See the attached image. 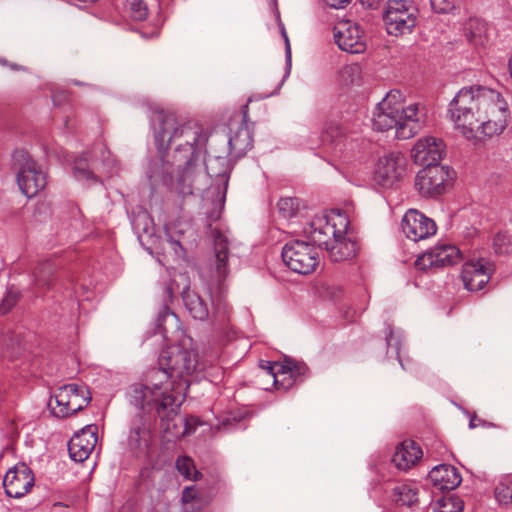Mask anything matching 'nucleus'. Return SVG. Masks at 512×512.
I'll return each instance as SVG.
<instances>
[{
    "label": "nucleus",
    "instance_id": "obj_4",
    "mask_svg": "<svg viewBox=\"0 0 512 512\" xmlns=\"http://www.w3.org/2000/svg\"><path fill=\"white\" fill-rule=\"evenodd\" d=\"M211 236L213 238V254L210 257L209 265L219 281L218 289L220 295H222L224 286L221 281L229 274V244L226 236L218 229L212 230ZM211 300L214 307L212 313L213 324L215 327L224 328L229 322L228 305L222 300L221 296L215 298L212 295Z\"/></svg>",
    "mask_w": 512,
    "mask_h": 512
},
{
    "label": "nucleus",
    "instance_id": "obj_39",
    "mask_svg": "<svg viewBox=\"0 0 512 512\" xmlns=\"http://www.w3.org/2000/svg\"><path fill=\"white\" fill-rule=\"evenodd\" d=\"M130 17L135 21H143L148 16V8L143 0H127Z\"/></svg>",
    "mask_w": 512,
    "mask_h": 512
},
{
    "label": "nucleus",
    "instance_id": "obj_17",
    "mask_svg": "<svg viewBox=\"0 0 512 512\" xmlns=\"http://www.w3.org/2000/svg\"><path fill=\"white\" fill-rule=\"evenodd\" d=\"M334 40L341 50L351 54H359L366 49L362 30L351 21L340 22L334 27Z\"/></svg>",
    "mask_w": 512,
    "mask_h": 512
},
{
    "label": "nucleus",
    "instance_id": "obj_56",
    "mask_svg": "<svg viewBox=\"0 0 512 512\" xmlns=\"http://www.w3.org/2000/svg\"><path fill=\"white\" fill-rule=\"evenodd\" d=\"M386 340H387V345L389 346V345H390V343H391V339H390V338H387Z\"/></svg>",
    "mask_w": 512,
    "mask_h": 512
},
{
    "label": "nucleus",
    "instance_id": "obj_25",
    "mask_svg": "<svg viewBox=\"0 0 512 512\" xmlns=\"http://www.w3.org/2000/svg\"><path fill=\"white\" fill-rule=\"evenodd\" d=\"M344 234V231L338 230V234L332 238L331 245L327 248L329 257L334 262L348 260L356 255V243L346 239Z\"/></svg>",
    "mask_w": 512,
    "mask_h": 512
},
{
    "label": "nucleus",
    "instance_id": "obj_46",
    "mask_svg": "<svg viewBox=\"0 0 512 512\" xmlns=\"http://www.w3.org/2000/svg\"><path fill=\"white\" fill-rule=\"evenodd\" d=\"M274 385L278 390H288L291 388L295 383L294 379L289 377V374H281L280 377L273 379Z\"/></svg>",
    "mask_w": 512,
    "mask_h": 512
},
{
    "label": "nucleus",
    "instance_id": "obj_2",
    "mask_svg": "<svg viewBox=\"0 0 512 512\" xmlns=\"http://www.w3.org/2000/svg\"><path fill=\"white\" fill-rule=\"evenodd\" d=\"M155 144L159 152H165L174 145L173 165L179 173V183H187L186 193H192V178L205 147L208 136L196 124H181L174 113L156 111L151 119Z\"/></svg>",
    "mask_w": 512,
    "mask_h": 512
},
{
    "label": "nucleus",
    "instance_id": "obj_57",
    "mask_svg": "<svg viewBox=\"0 0 512 512\" xmlns=\"http://www.w3.org/2000/svg\"><path fill=\"white\" fill-rule=\"evenodd\" d=\"M272 1H273V3H275L276 0H272Z\"/></svg>",
    "mask_w": 512,
    "mask_h": 512
},
{
    "label": "nucleus",
    "instance_id": "obj_38",
    "mask_svg": "<svg viewBox=\"0 0 512 512\" xmlns=\"http://www.w3.org/2000/svg\"><path fill=\"white\" fill-rule=\"evenodd\" d=\"M493 248L499 255L512 253V235L507 232L497 233L493 239Z\"/></svg>",
    "mask_w": 512,
    "mask_h": 512
},
{
    "label": "nucleus",
    "instance_id": "obj_8",
    "mask_svg": "<svg viewBox=\"0 0 512 512\" xmlns=\"http://www.w3.org/2000/svg\"><path fill=\"white\" fill-rule=\"evenodd\" d=\"M483 112L481 115H477L476 124L472 126L471 136L468 134L462 135L467 140L480 139L481 136L492 137L500 134L505 129L509 117V109L501 94L498 96L497 101H493V105Z\"/></svg>",
    "mask_w": 512,
    "mask_h": 512
},
{
    "label": "nucleus",
    "instance_id": "obj_49",
    "mask_svg": "<svg viewBox=\"0 0 512 512\" xmlns=\"http://www.w3.org/2000/svg\"><path fill=\"white\" fill-rule=\"evenodd\" d=\"M196 498L195 489L193 486L185 487L182 492V501L185 503L191 502Z\"/></svg>",
    "mask_w": 512,
    "mask_h": 512
},
{
    "label": "nucleus",
    "instance_id": "obj_36",
    "mask_svg": "<svg viewBox=\"0 0 512 512\" xmlns=\"http://www.w3.org/2000/svg\"><path fill=\"white\" fill-rule=\"evenodd\" d=\"M495 498L502 505L512 504V479L501 480L495 488Z\"/></svg>",
    "mask_w": 512,
    "mask_h": 512
},
{
    "label": "nucleus",
    "instance_id": "obj_3",
    "mask_svg": "<svg viewBox=\"0 0 512 512\" xmlns=\"http://www.w3.org/2000/svg\"><path fill=\"white\" fill-rule=\"evenodd\" d=\"M500 93L496 90L474 85L460 89L448 105V116L454 129L461 135H470L476 124L477 115L487 111L497 101Z\"/></svg>",
    "mask_w": 512,
    "mask_h": 512
},
{
    "label": "nucleus",
    "instance_id": "obj_34",
    "mask_svg": "<svg viewBox=\"0 0 512 512\" xmlns=\"http://www.w3.org/2000/svg\"><path fill=\"white\" fill-rule=\"evenodd\" d=\"M464 502L457 496L442 497L437 501L434 512H462Z\"/></svg>",
    "mask_w": 512,
    "mask_h": 512
},
{
    "label": "nucleus",
    "instance_id": "obj_22",
    "mask_svg": "<svg viewBox=\"0 0 512 512\" xmlns=\"http://www.w3.org/2000/svg\"><path fill=\"white\" fill-rule=\"evenodd\" d=\"M225 140L228 145L226 152L233 159L244 156L253 146L252 134L245 120L235 131L231 129Z\"/></svg>",
    "mask_w": 512,
    "mask_h": 512
},
{
    "label": "nucleus",
    "instance_id": "obj_16",
    "mask_svg": "<svg viewBox=\"0 0 512 512\" xmlns=\"http://www.w3.org/2000/svg\"><path fill=\"white\" fill-rule=\"evenodd\" d=\"M33 485V472L25 463H19L9 469L3 480L5 493L12 498L23 497L31 490Z\"/></svg>",
    "mask_w": 512,
    "mask_h": 512
},
{
    "label": "nucleus",
    "instance_id": "obj_11",
    "mask_svg": "<svg viewBox=\"0 0 512 512\" xmlns=\"http://www.w3.org/2000/svg\"><path fill=\"white\" fill-rule=\"evenodd\" d=\"M417 9L404 0H389L383 14L388 34L399 36L411 33L417 24Z\"/></svg>",
    "mask_w": 512,
    "mask_h": 512
},
{
    "label": "nucleus",
    "instance_id": "obj_21",
    "mask_svg": "<svg viewBox=\"0 0 512 512\" xmlns=\"http://www.w3.org/2000/svg\"><path fill=\"white\" fill-rule=\"evenodd\" d=\"M304 231L308 239L307 242H310L316 248L326 250L331 245L332 238H335L338 234L335 224H331L326 218L314 219Z\"/></svg>",
    "mask_w": 512,
    "mask_h": 512
},
{
    "label": "nucleus",
    "instance_id": "obj_45",
    "mask_svg": "<svg viewBox=\"0 0 512 512\" xmlns=\"http://www.w3.org/2000/svg\"><path fill=\"white\" fill-rule=\"evenodd\" d=\"M260 367L265 370L273 379L283 374V362L261 361Z\"/></svg>",
    "mask_w": 512,
    "mask_h": 512
},
{
    "label": "nucleus",
    "instance_id": "obj_9",
    "mask_svg": "<svg viewBox=\"0 0 512 512\" xmlns=\"http://www.w3.org/2000/svg\"><path fill=\"white\" fill-rule=\"evenodd\" d=\"M483 112L481 115H477L476 124L472 126L471 136L468 134L462 135L467 140L480 139L481 136L492 137L500 134L505 129L509 117V109L501 94L498 96L497 101H493V105Z\"/></svg>",
    "mask_w": 512,
    "mask_h": 512
},
{
    "label": "nucleus",
    "instance_id": "obj_41",
    "mask_svg": "<svg viewBox=\"0 0 512 512\" xmlns=\"http://www.w3.org/2000/svg\"><path fill=\"white\" fill-rule=\"evenodd\" d=\"M281 35L285 42V74L283 76L282 82H284L290 75L291 67H292V52H291V45L289 41V37L287 35V32L285 30L284 24L279 23Z\"/></svg>",
    "mask_w": 512,
    "mask_h": 512
},
{
    "label": "nucleus",
    "instance_id": "obj_44",
    "mask_svg": "<svg viewBox=\"0 0 512 512\" xmlns=\"http://www.w3.org/2000/svg\"><path fill=\"white\" fill-rule=\"evenodd\" d=\"M431 8L436 13H449L455 8L456 0H430Z\"/></svg>",
    "mask_w": 512,
    "mask_h": 512
},
{
    "label": "nucleus",
    "instance_id": "obj_10",
    "mask_svg": "<svg viewBox=\"0 0 512 512\" xmlns=\"http://www.w3.org/2000/svg\"><path fill=\"white\" fill-rule=\"evenodd\" d=\"M281 256L293 272L307 275L315 270L319 255L318 248L310 242L295 239L284 245Z\"/></svg>",
    "mask_w": 512,
    "mask_h": 512
},
{
    "label": "nucleus",
    "instance_id": "obj_47",
    "mask_svg": "<svg viewBox=\"0 0 512 512\" xmlns=\"http://www.w3.org/2000/svg\"><path fill=\"white\" fill-rule=\"evenodd\" d=\"M183 423H184V430L182 432V435H190L192 434L196 427L200 424V421L197 417H194V416H190V417H186L184 420H183Z\"/></svg>",
    "mask_w": 512,
    "mask_h": 512
},
{
    "label": "nucleus",
    "instance_id": "obj_23",
    "mask_svg": "<svg viewBox=\"0 0 512 512\" xmlns=\"http://www.w3.org/2000/svg\"><path fill=\"white\" fill-rule=\"evenodd\" d=\"M428 480L437 489L441 491H449L455 489L461 484L462 477L457 468H455L454 466L449 464H441L435 466L429 472Z\"/></svg>",
    "mask_w": 512,
    "mask_h": 512
},
{
    "label": "nucleus",
    "instance_id": "obj_6",
    "mask_svg": "<svg viewBox=\"0 0 512 512\" xmlns=\"http://www.w3.org/2000/svg\"><path fill=\"white\" fill-rule=\"evenodd\" d=\"M12 158L14 168L17 170L16 179L19 189L25 196L32 198L46 186V174L23 149L15 150Z\"/></svg>",
    "mask_w": 512,
    "mask_h": 512
},
{
    "label": "nucleus",
    "instance_id": "obj_50",
    "mask_svg": "<svg viewBox=\"0 0 512 512\" xmlns=\"http://www.w3.org/2000/svg\"><path fill=\"white\" fill-rule=\"evenodd\" d=\"M327 6L334 9L344 8L351 0H322Z\"/></svg>",
    "mask_w": 512,
    "mask_h": 512
},
{
    "label": "nucleus",
    "instance_id": "obj_55",
    "mask_svg": "<svg viewBox=\"0 0 512 512\" xmlns=\"http://www.w3.org/2000/svg\"><path fill=\"white\" fill-rule=\"evenodd\" d=\"M218 218H219V212H217V214L214 216V220H216Z\"/></svg>",
    "mask_w": 512,
    "mask_h": 512
},
{
    "label": "nucleus",
    "instance_id": "obj_5",
    "mask_svg": "<svg viewBox=\"0 0 512 512\" xmlns=\"http://www.w3.org/2000/svg\"><path fill=\"white\" fill-rule=\"evenodd\" d=\"M417 114V104H411L402 111L397 107H385L378 103L373 113V127L382 132L394 128L398 139H409L420 129Z\"/></svg>",
    "mask_w": 512,
    "mask_h": 512
},
{
    "label": "nucleus",
    "instance_id": "obj_37",
    "mask_svg": "<svg viewBox=\"0 0 512 512\" xmlns=\"http://www.w3.org/2000/svg\"><path fill=\"white\" fill-rule=\"evenodd\" d=\"M308 371V367L304 363L295 362L292 359H285L283 361V372L289 374V377L294 379V383L301 381V377Z\"/></svg>",
    "mask_w": 512,
    "mask_h": 512
},
{
    "label": "nucleus",
    "instance_id": "obj_33",
    "mask_svg": "<svg viewBox=\"0 0 512 512\" xmlns=\"http://www.w3.org/2000/svg\"><path fill=\"white\" fill-rule=\"evenodd\" d=\"M176 468L186 480L197 481L201 477V473L195 468L194 461L188 456L178 457Z\"/></svg>",
    "mask_w": 512,
    "mask_h": 512
},
{
    "label": "nucleus",
    "instance_id": "obj_43",
    "mask_svg": "<svg viewBox=\"0 0 512 512\" xmlns=\"http://www.w3.org/2000/svg\"><path fill=\"white\" fill-rule=\"evenodd\" d=\"M18 298H19L18 291L13 290L12 288L9 289L0 304V313H2V314L8 313L12 309V307L17 303Z\"/></svg>",
    "mask_w": 512,
    "mask_h": 512
},
{
    "label": "nucleus",
    "instance_id": "obj_52",
    "mask_svg": "<svg viewBox=\"0 0 512 512\" xmlns=\"http://www.w3.org/2000/svg\"><path fill=\"white\" fill-rule=\"evenodd\" d=\"M479 425L485 426L486 422L484 420L480 419V418H477L476 416L471 417V419L469 421V428L470 429H474V428H476ZM487 426H492V424L489 423V424H487Z\"/></svg>",
    "mask_w": 512,
    "mask_h": 512
},
{
    "label": "nucleus",
    "instance_id": "obj_27",
    "mask_svg": "<svg viewBox=\"0 0 512 512\" xmlns=\"http://www.w3.org/2000/svg\"><path fill=\"white\" fill-rule=\"evenodd\" d=\"M231 159L232 158H230V155H228L227 152L219 154H212L209 152L204 161L207 174L211 178L220 177L223 180L227 181L229 173L231 171Z\"/></svg>",
    "mask_w": 512,
    "mask_h": 512
},
{
    "label": "nucleus",
    "instance_id": "obj_1",
    "mask_svg": "<svg viewBox=\"0 0 512 512\" xmlns=\"http://www.w3.org/2000/svg\"><path fill=\"white\" fill-rule=\"evenodd\" d=\"M204 369L205 364L193 347L192 338L185 337L178 345L161 353L159 367L152 368L129 387L130 403L144 413L155 412L164 431L169 433L176 427L173 421L191 379Z\"/></svg>",
    "mask_w": 512,
    "mask_h": 512
},
{
    "label": "nucleus",
    "instance_id": "obj_54",
    "mask_svg": "<svg viewBox=\"0 0 512 512\" xmlns=\"http://www.w3.org/2000/svg\"><path fill=\"white\" fill-rule=\"evenodd\" d=\"M140 218H143L144 220H148L149 219V217L146 214L140 216Z\"/></svg>",
    "mask_w": 512,
    "mask_h": 512
},
{
    "label": "nucleus",
    "instance_id": "obj_35",
    "mask_svg": "<svg viewBox=\"0 0 512 512\" xmlns=\"http://www.w3.org/2000/svg\"><path fill=\"white\" fill-rule=\"evenodd\" d=\"M74 175L78 180H97V177L90 170L87 154L75 159Z\"/></svg>",
    "mask_w": 512,
    "mask_h": 512
},
{
    "label": "nucleus",
    "instance_id": "obj_29",
    "mask_svg": "<svg viewBox=\"0 0 512 512\" xmlns=\"http://www.w3.org/2000/svg\"><path fill=\"white\" fill-rule=\"evenodd\" d=\"M346 138L342 127L334 122L326 125L323 135L322 144L324 146H330L332 152L338 156L346 146Z\"/></svg>",
    "mask_w": 512,
    "mask_h": 512
},
{
    "label": "nucleus",
    "instance_id": "obj_19",
    "mask_svg": "<svg viewBox=\"0 0 512 512\" xmlns=\"http://www.w3.org/2000/svg\"><path fill=\"white\" fill-rule=\"evenodd\" d=\"M493 270V264L485 259L466 262L461 273L465 288L472 292L483 289L488 283Z\"/></svg>",
    "mask_w": 512,
    "mask_h": 512
},
{
    "label": "nucleus",
    "instance_id": "obj_28",
    "mask_svg": "<svg viewBox=\"0 0 512 512\" xmlns=\"http://www.w3.org/2000/svg\"><path fill=\"white\" fill-rule=\"evenodd\" d=\"M182 299L188 313L196 320L204 321L209 317L207 303L195 291L186 288L182 292Z\"/></svg>",
    "mask_w": 512,
    "mask_h": 512
},
{
    "label": "nucleus",
    "instance_id": "obj_14",
    "mask_svg": "<svg viewBox=\"0 0 512 512\" xmlns=\"http://www.w3.org/2000/svg\"><path fill=\"white\" fill-rule=\"evenodd\" d=\"M401 228L405 236L414 242L427 239L437 231L434 220L416 209H410L404 214Z\"/></svg>",
    "mask_w": 512,
    "mask_h": 512
},
{
    "label": "nucleus",
    "instance_id": "obj_31",
    "mask_svg": "<svg viewBox=\"0 0 512 512\" xmlns=\"http://www.w3.org/2000/svg\"><path fill=\"white\" fill-rule=\"evenodd\" d=\"M150 439V424L144 416L136 420L130 431L129 445L133 448H138L142 444L147 445Z\"/></svg>",
    "mask_w": 512,
    "mask_h": 512
},
{
    "label": "nucleus",
    "instance_id": "obj_20",
    "mask_svg": "<svg viewBox=\"0 0 512 512\" xmlns=\"http://www.w3.org/2000/svg\"><path fill=\"white\" fill-rule=\"evenodd\" d=\"M97 444V426L87 425L68 442V451L75 462L85 461Z\"/></svg>",
    "mask_w": 512,
    "mask_h": 512
},
{
    "label": "nucleus",
    "instance_id": "obj_48",
    "mask_svg": "<svg viewBox=\"0 0 512 512\" xmlns=\"http://www.w3.org/2000/svg\"><path fill=\"white\" fill-rule=\"evenodd\" d=\"M176 234H182L181 231H175L171 234L169 231L167 232L168 241L173 246V249L177 255H181L183 253V248L181 245V241L179 238H175Z\"/></svg>",
    "mask_w": 512,
    "mask_h": 512
},
{
    "label": "nucleus",
    "instance_id": "obj_13",
    "mask_svg": "<svg viewBox=\"0 0 512 512\" xmlns=\"http://www.w3.org/2000/svg\"><path fill=\"white\" fill-rule=\"evenodd\" d=\"M406 158L398 152L379 158L374 171V181L382 188L393 187L405 174Z\"/></svg>",
    "mask_w": 512,
    "mask_h": 512
},
{
    "label": "nucleus",
    "instance_id": "obj_53",
    "mask_svg": "<svg viewBox=\"0 0 512 512\" xmlns=\"http://www.w3.org/2000/svg\"><path fill=\"white\" fill-rule=\"evenodd\" d=\"M72 83H73L74 85H82V84H83V83H81V82H79V81H76V80H73V81H72Z\"/></svg>",
    "mask_w": 512,
    "mask_h": 512
},
{
    "label": "nucleus",
    "instance_id": "obj_32",
    "mask_svg": "<svg viewBox=\"0 0 512 512\" xmlns=\"http://www.w3.org/2000/svg\"><path fill=\"white\" fill-rule=\"evenodd\" d=\"M56 267L51 261L40 263L34 270V283L38 287H49L53 281Z\"/></svg>",
    "mask_w": 512,
    "mask_h": 512
},
{
    "label": "nucleus",
    "instance_id": "obj_30",
    "mask_svg": "<svg viewBox=\"0 0 512 512\" xmlns=\"http://www.w3.org/2000/svg\"><path fill=\"white\" fill-rule=\"evenodd\" d=\"M179 328L180 321L177 315L169 307L163 306L156 318V333L168 339L169 334L178 331Z\"/></svg>",
    "mask_w": 512,
    "mask_h": 512
},
{
    "label": "nucleus",
    "instance_id": "obj_24",
    "mask_svg": "<svg viewBox=\"0 0 512 512\" xmlns=\"http://www.w3.org/2000/svg\"><path fill=\"white\" fill-rule=\"evenodd\" d=\"M422 454V450L416 442L407 440L396 447L391 461L397 469L407 471L416 464Z\"/></svg>",
    "mask_w": 512,
    "mask_h": 512
},
{
    "label": "nucleus",
    "instance_id": "obj_12",
    "mask_svg": "<svg viewBox=\"0 0 512 512\" xmlns=\"http://www.w3.org/2000/svg\"><path fill=\"white\" fill-rule=\"evenodd\" d=\"M454 171L448 166H431L420 170L415 177V187L424 197H435L445 192L453 179Z\"/></svg>",
    "mask_w": 512,
    "mask_h": 512
},
{
    "label": "nucleus",
    "instance_id": "obj_51",
    "mask_svg": "<svg viewBox=\"0 0 512 512\" xmlns=\"http://www.w3.org/2000/svg\"><path fill=\"white\" fill-rule=\"evenodd\" d=\"M363 7L376 9L383 0H359Z\"/></svg>",
    "mask_w": 512,
    "mask_h": 512
},
{
    "label": "nucleus",
    "instance_id": "obj_42",
    "mask_svg": "<svg viewBox=\"0 0 512 512\" xmlns=\"http://www.w3.org/2000/svg\"><path fill=\"white\" fill-rule=\"evenodd\" d=\"M380 105L385 107H397L398 110L402 111L406 109V107L403 106L402 93L396 89L390 90L380 102Z\"/></svg>",
    "mask_w": 512,
    "mask_h": 512
},
{
    "label": "nucleus",
    "instance_id": "obj_7",
    "mask_svg": "<svg viewBox=\"0 0 512 512\" xmlns=\"http://www.w3.org/2000/svg\"><path fill=\"white\" fill-rule=\"evenodd\" d=\"M90 401L87 387L72 383L59 387L51 396L48 407L55 417L65 418L84 409Z\"/></svg>",
    "mask_w": 512,
    "mask_h": 512
},
{
    "label": "nucleus",
    "instance_id": "obj_26",
    "mask_svg": "<svg viewBox=\"0 0 512 512\" xmlns=\"http://www.w3.org/2000/svg\"><path fill=\"white\" fill-rule=\"evenodd\" d=\"M390 497L397 505L413 507L418 503V487L412 482H395Z\"/></svg>",
    "mask_w": 512,
    "mask_h": 512
},
{
    "label": "nucleus",
    "instance_id": "obj_18",
    "mask_svg": "<svg viewBox=\"0 0 512 512\" xmlns=\"http://www.w3.org/2000/svg\"><path fill=\"white\" fill-rule=\"evenodd\" d=\"M445 153V144L435 137L419 139L411 150V157L415 164L426 167L439 165Z\"/></svg>",
    "mask_w": 512,
    "mask_h": 512
},
{
    "label": "nucleus",
    "instance_id": "obj_40",
    "mask_svg": "<svg viewBox=\"0 0 512 512\" xmlns=\"http://www.w3.org/2000/svg\"><path fill=\"white\" fill-rule=\"evenodd\" d=\"M277 206H278L279 212L284 217L290 218V217L295 216L299 209V199L292 198V197L281 198L278 201Z\"/></svg>",
    "mask_w": 512,
    "mask_h": 512
},
{
    "label": "nucleus",
    "instance_id": "obj_15",
    "mask_svg": "<svg viewBox=\"0 0 512 512\" xmlns=\"http://www.w3.org/2000/svg\"><path fill=\"white\" fill-rule=\"evenodd\" d=\"M462 259L460 250L451 244L441 243L418 257L415 264L419 269L443 268L454 265Z\"/></svg>",
    "mask_w": 512,
    "mask_h": 512
}]
</instances>
